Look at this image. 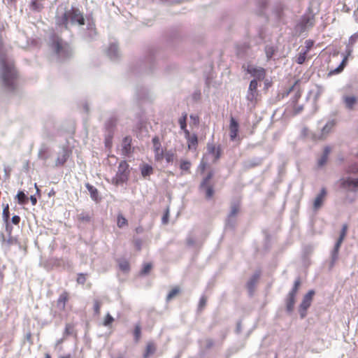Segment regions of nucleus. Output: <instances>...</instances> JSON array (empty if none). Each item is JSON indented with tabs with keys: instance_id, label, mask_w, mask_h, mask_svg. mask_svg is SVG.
Returning a JSON list of instances; mask_svg holds the SVG:
<instances>
[{
	"instance_id": "obj_45",
	"label": "nucleus",
	"mask_w": 358,
	"mask_h": 358,
	"mask_svg": "<svg viewBox=\"0 0 358 358\" xmlns=\"http://www.w3.org/2000/svg\"><path fill=\"white\" fill-rule=\"evenodd\" d=\"M152 267L151 263H146L143 265V267L141 271V274L145 275L150 273Z\"/></svg>"
},
{
	"instance_id": "obj_54",
	"label": "nucleus",
	"mask_w": 358,
	"mask_h": 358,
	"mask_svg": "<svg viewBox=\"0 0 358 358\" xmlns=\"http://www.w3.org/2000/svg\"><path fill=\"white\" fill-rule=\"evenodd\" d=\"M273 52H274V50H273L272 48H269L266 49V57L268 59L271 58V57L273 54Z\"/></svg>"
},
{
	"instance_id": "obj_2",
	"label": "nucleus",
	"mask_w": 358,
	"mask_h": 358,
	"mask_svg": "<svg viewBox=\"0 0 358 358\" xmlns=\"http://www.w3.org/2000/svg\"><path fill=\"white\" fill-rule=\"evenodd\" d=\"M1 77L3 86L13 91L16 88L17 72L12 63H8L5 58L0 59Z\"/></svg>"
},
{
	"instance_id": "obj_39",
	"label": "nucleus",
	"mask_w": 358,
	"mask_h": 358,
	"mask_svg": "<svg viewBox=\"0 0 358 358\" xmlns=\"http://www.w3.org/2000/svg\"><path fill=\"white\" fill-rule=\"evenodd\" d=\"M300 286H301V279L299 278H298L294 281V286H293L292 290L289 293L296 295Z\"/></svg>"
},
{
	"instance_id": "obj_44",
	"label": "nucleus",
	"mask_w": 358,
	"mask_h": 358,
	"mask_svg": "<svg viewBox=\"0 0 358 358\" xmlns=\"http://www.w3.org/2000/svg\"><path fill=\"white\" fill-rule=\"evenodd\" d=\"M257 80L256 79H253L250 81L248 91L257 92Z\"/></svg>"
},
{
	"instance_id": "obj_57",
	"label": "nucleus",
	"mask_w": 358,
	"mask_h": 358,
	"mask_svg": "<svg viewBox=\"0 0 358 358\" xmlns=\"http://www.w3.org/2000/svg\"><path fill=\"white\" fill-rule=\"evenodd\" d=\"M55 194V190L53 189H51V191L48 194L49 196H54Z\"/></svg>"
},
{
	"instance_id": "obj_30",
	"label": "nucleus",
	"mask_w": 358,
	"mask_h": 358,
	"mask_svg": "<svg viewBox=\"0 0 358 358\" xmlns=\"http://www.w3.org/2000/svg\"><path fill=\"white\" fill-rule=\"evenodd\" d=\"M187 114L186 113H184L178 120L180 129L184 131V134H185V131H189L187 129Z\"/></svg>"
},
{
	"instance_id": "obj_48",
	"label": "nucleus",
	"mask_w": 358,
	"mask_h": 358,
	"mask_svg": "<svg viewBox=\"0 0 358 358\" xmlns=\"http://www.w3.org/2000/svg\"><path fill=\"white\" fill-rule=\"evenodd\" d=\"M313 45H314V41L313 40H310V39L306 40L305 42L306 50L304 52H306V53H308V52L313 48Z\"/></svg>"
},
{
	"instance_id": "obj_60",
	"label": "nucleus",
	"mask_w": 358,
	"mask_h": 358,
	"mask_svg": "<svg viewBox=\"0 0 358 358\" xmlns=\"http://www.w3.org/2000/svg\"><path fill=\"white\" fill-rule=\"evenodd\" d=\"M35 187H36V188L37 191H38L39 189H38V188L37 187V185H36V184H35Z\"/></svg>"
},
{
	"instance_id": "obj_21",
	"label": "nucleus",
	"mask_w": 358,
	"mask_h": 358,
	"mask_svg": "<svg viewBox=\"0 0 358 358\" xmlns=\"http://www.w3.org/2000/svg\"><path fill=\"white\" fill-rule=\"evenodd\" d=\"M296 295L289 293L286 299V308L287 311L291 312L294 309L295 298Z\"/></svg>"
},
{
	"instance_id": "obj_4",
	"label": "nucleus",
	"mask_w": 358,
	"mask_h": 358,
	"mask_svg": "<svg viewBox=\"0 0 358 358\" xmlns=\"http://www.w3.org/2000/svg\"><path fill=\"white\" fill-rule=\"evenodd\" d=\"M129 174V164L126 161H122L118 166L117 173L113 178L116 185L125 182L128 180Z\"/></svg>"
},
{
	"instance_id": "obj_56",
	"label": "nucleus",
	"mask_w": 358,
	"mask_h": 358,
	"mask_svg": "<svg viewBox=\"0 0 358 358\" xmlns=\"http://www.w3.org/2000/svg\"><path fill=\"white\" fill-rule=\"evenodd\" d=\"M30 201L32 203L33 206H35L37 203V199L34 196H30Z\"/></svg>"
},
{
	"instance_id": "obj_40",
	"label": "nucleus",
	"mask_w": 358,
	"mask_h": 358,
	"mask_svg": "<svg viewBox=\"0 0 358 358\" xmlns=\"http://www.w3.org/2000/svg\"><path fill=\"white\" fill-rule=\"evenodd\" d=\"M257 96H258L257 92L248 91V95H247V99L251 102H254V101H257Z\"/></svg>"
},
{
	"instance_id": "obj_12",
	"label": "nucleus",
	"mask_w": 358,
	"mask_h": 358,
	"mask_svg": "<svg viewBox=\"0 0 358 358\" xmlns=\"http://www.w3.org/2000/svg\"><path fill=\"white\" fill-rule=\"evenodd\" d=\"M327 194V192L326 188L322 187L320 190V192L317 195V196L313 201V208L315 210H317L322 207L326 199Z\"/></svg>"
},
{
	"instance_id": "obj_23",
	"label": "nucleus",
	"mask_w": 358,
	"mask_h": 358,
	"mask_svg": "<svg viewBox=\"0 0 358 358\" xmlns=\"http://www.w3.org/2000/svg\"><path fill=\"white\" fill-rule=\"evenodd\" d=\"M314 22L315 19L313 16H303L301 20V25L303 28L313 27Z\"/></svg>"
},
{
	"instance_id": "obj_61",
	"label": "nucleus",
	"mask_w": 358,
	"mask_h": 358,
	"mask_svg": "<svg viewBox=\"0 0 358 358\" xmlns=\"http://www.w3.org/2000/svg\"><path fill=\"white\" fill-rule=\"evenodd\" d=\"M1 46H2V42L0 41V48H1Z\"/></svg>"
},
{
	"instance_id": "obj_53",
	"label": "nucleus",
	"mask_w": 358,
	"mask_h": 358,
	"mask_svg": "<svg viewBox=\"0 0 358 358\" xmlns=\"http://www.w3.org/2000/svg\"><path fill=\"white\" fill-rule=\"evenodd\" d=\"M213 345L214 342L212 339L208 338L206 341V348L207 349L211 348L213 346Z\"/></svg>"
},
{
	"instance_id": "obj_18",
	"label": "nucleus",
	"mask_w": 358,
	"mask_h": 358,
	"mask_svg": "<svg viewBox=\"0 0 358 358\" xmlns=\"http://www.w3.org/2000/svg\"><path fill=\"white\" fill-rule=\"evenodd\" d=\"M69 300V293L66 291H64L58 297L57 300V304L61 307L62 310H64L66 308V303Z\"/></svg>"
},
{
	"instance_id": "obj_55",
	"label": "nucleus",
	"mask_w": 358,
	"mask_h": 358,
	"mask_svg": "<svg viewBox=\"0 0 358 358\" xmlns=\"http://www.w3.org/2000/svg\"><path fill=\"white\" fill-rule=\"evenodd\" d=\"M134 245L138 250H140L141 247V241L140 239L134 241Z\"/></svg>"
},
{
	"instance_id": "obj_43",
	"label": "nucleus",
	"mask_w": 358,
	"mask_h": 358,
	"mask_svg": "<svg viewBox=\"0 0 358 358\" xmlns=\"http://www.w3.org/2000/svg\"><path fill=\"white\" fill-rule=\"evenodd\" d=\"M307 54L308 53L306 52H300L296 58V62L299 64H302L306 59Z\"/></svg>"
},
{
	"instance_id": "obj_62",
	"label": "nucleus",
	"mask_w": 358,
	"mask_h": 358,
	"mask_svg": "<svg viewBox=\"0 0 358 358\" xmlns=\"http://www.w3.org/2000/svg\"><path fill=\"white\" fill-rule=\"evenodd\" d=\"M293 87H292V88H291V89H289V91H292V90H293Z\"/></svg>"
},
{
	"instance_id": "obj_50",
	"label": "nucleus",
	"mask_w": 358,
	"mask_h": 358,
	"mask_svg": "<svg viewBox=\"0 0 358 358\" xmlns=\"http://www.w3.org/2000/svg\"><path fill=\"white\" fill-rule=\"evenodd\" d=\"M207 303V299L206 296H202L201 299H200V301H199V309H203L206 304Z\"/></svg>"
},
{
	"instance_id": "obj_13",
	"label": "nucleus",
	"mask_w": 358,
	"mask_h": 358,
	"mask_svg": "<svg viewBox=\"0 0 358 358\" xmlns=\"http://www.w3.org/2000/svg\"><path fill=\"white\" fill-rule=\"evenodd\" d=\"M238 128H239V125H238V122L235 120L234 117H231L229 127V136H230L231 141H233L236 138L238 134Z\"/></svg>"
},
{
	"instance_id": "obj_25",
	"label": "nucleus",
	"mask_w": 358,
	"mask_h": 358,
	"mask_svg": "<svg viewBox=\"0 0 358 358\" xmlns=\"http://www.w3.org/2000/svg\"><path fill=\"white\" fill-rule=\"evenodd\" d=\"M85 186L90 194L91 198L94 201H98L99 194L97 189L89 183H87Z\"/></svg>"
},
{
	"instance_id": "obj_11",
	"label": "nucleus",
	"mask_w": 358,
	"mask_h": 358,
	"mask_svg": "<svg viewBox=\"0 0 358 358\" xmlns=\"http://www.w3.org/2000/svg\"><path fill=\"white\" fill-rule=\"evenodd\" d=\"M185 137L187 140L188 150L195 151L198 145V137L196 134H191L189 131H185Z\"/></svg>"
},
{
	"instance_id": "obj_17",
	"label": "nucleus",
	"mask_w": 358,
	"mask_h": 358,
	"mask_svg": "<svg viewBox=\"0 0 358 358\" xmlns=\"http://www.w3.org/2000/svg\"><path fill=\"white\" fill-rule=\"evenodd\" d=\"M208 151L213 155L214 162H216L220 159L222 152L220 146H215L213 144H208Z\"/></svg>"
},
{
	"instance_id": "obj_27",
	"label": "nucleus",
	"mask_w": 358,
	"mask_h": 358,
	"mask_svg": "<svg viewBox=\"0 0 358 358\" xmlns=\"http://www.w3.org/2000/svg\"><path fill=\"white\" fill-rule=\"evenodd\" d=\"M180 292V288L178 286H176L171 289L166 296V301H169L178 295Z\"/></svg>"
},
{
	"instance_id": "obj_46",
	"label": "nucleus",
	"mask_w": 358,
	"mask_h": 358,
	"mask_svg": "<svg viewBox=\"0 0 358 358\" xmlns=\"http://www.w3.org/2000/svg\"><path fill=\"white\" fill-rule=\"evenodd\" d=\"M345 62H346V58H345L342 62L341 63V64L338 66V68L335 69L334 70H333L331 73H339L340 72H341L343 69H344V66L345 65Z\"/></svg>"
},
{
	"instance_id": "obj_42",
	"label": "nucleus",
	"mask_w": 358,
	"mask_h": 358,
	"mask_svg": "<svg viewBox=\"0 0 358 358\" xmlns=\"http://www.w3.org/2000/svg\"><path fill=\"white\" fill-rule=\"evenodd\" d=\"M114 321V318L109 314L107 313L105 318L103 324L106 327L110 325Z\"/></svg>"
},
{
	"instance_id": "obj_59",
	"label": "nucleus",
	"mask_w": 358,
	"mask_h": 358,
	"mask_svg": "<svg viewBox=\"0 0 358 358\" xmlns=\"http://www.w3.org/2000/svg\"><path fill=\"white\" fill-rule=\"evenodd\" d=\"M44 358H51L50 355L49 354H45Z\"/></svg>"
},
{
	"instance_id": "obj_3",
	"label": "nucleus",
	"mask_w": 358,
	"mask_h": 358,
	"mask_svg": "<svg viewBox=\"0 0 358 358\" xmlns=\"http://www.w3.org/2000/svg\"><path fill=\"white\" fill-rule=\"evenodd\" d=\"M69 22L72 24H85V20L83 13L78 8L72 6L70 9L66 10L62 17L57 18V24L63 26L66 29H68Z\"/></svg>"
},
{
	"instance_id": "obj_8",
	"label": "nucleus",
	"mask_w": 358,
	"mask_h": 358,
	"mask_svg": "<svg viewBox=\"0 0 358 358\" xmlns=\"http://www.w3.org/2000/svg\"><path fill=\"white\" fill-rule=\"evenodd\" d=\"M348 229V226L347 224H344L342 226L340 236H339L337 242L336 243L334 250L332 252V259L334 261L336 260L338 258L339 249L341 248V245L343 240L345 239V238L347 235Z\"/></svg>"
},
{
	"instance_id": "obj_20",
	"label": "nucleus",
	"mask_w": 358,
	"mask_h": 358,
	"mask_svg": "<svg viewBox=\"0 0 358 358\" xmlns=\"http://www.w3.org/2000/svg\"><path fill=\"white\" fill-rule=\"evenodd\" d=\"M343 101L346 108L352 110L354 106L357 103V98L355 96H345L343 97Z\"/></svg>"
},
{
	"instance_id": "obj_7",
	"label": "nucleus",
	"mask_w": 358,
	"mask_h": 358,
	"mask_svg": "<svg viewBox=\"0 0 358 358\" xmlns=\"http://www.w3.org/2000/svg\"><path fill=\"white\" fill-rule=\"evenodd\" d=\"M341 187L351 192L358 191V178L351 177L343 178L340 180Z\"/></svg>"
},
{
	"instance_id": "obj_28",
	"label": "nucleus",
	"mask_w": 358,
	"mask_h": 358,
	"mask_svg": "<svg viewBox=\"0 0 358 358\" xmlns=\"http://www.w3.org/2000/svg\"><path fill=\"white\" fill-rule=\"evenodd\" d=\"M16 198L17 199V202L20 205H24L27 203L28 202V197L26 196V194L22 191H19L18 193L16 195Z\"/></svg>"
},
{
	"instance_id": "obj_41",
	"label": "nucleus",
	"mask_w": 358,
	"mask_h": 358,
	"mask_svg": "<svg viewBox=\"0 0 358 358\" xmlns=\"http://www.w3.org/2000/svg\"><path fill=\"white\" fill-rule=\"evenodd\" d=\"M101 302L99 300H94V311L95 315H99L101 313Z\"/></svg>"
},
{
	"instance_id": "obj_52",
	"label": "nucleus",
	"mask_w": 358,
	"mask_h": 358,
	"mask_svg": "<svg viewBox=\"0 0 358 358\" xmlns=\"http://www.w3.org/2000/svg\"><path fill=\"white\" fill-rule=\"evenodd\" d=\"M20 217L18 216V215H14L12 217V222L15 224V225H18L20 222Z\"/></svg>"
},
{
	"instance_id": "obj_51",
	"label": "nucleus",
	"mask_w": 358,
	"mask_h": 358,
	"mask_svg": "<svg viewBox=\"0 0 358 358\" xmlns=\"http://www.w3.org/2000/svg\"><path fill=\"white\" fill-rule=\"evenodd\" d=\"M190 119L192 120L194 124L197 125L199 122V117L198 115H191Z\"/></svg>"
},
{
	"instance_id": "obj_29",
	"label": "nucleus",
	"mask_w": 358,
	"mask_h": 358,
	"mask_svg": "<svg viewBox=\"0 0 358 358\" xmlns=\"http://www.w3.org/2000/svg\"><path fill=\"white\" fill-rule=\"evenodd\" d=\"M30 8L32 10L39 12L43 8V6L40 0H31Z\"/></svg>"
},
{
	"instance_id": "obj_14",
	"label": "nucleus",
	"mask_w": 358,
	"mask_h": 358,
	"mask_svg": "<svg viewBox=\"0 0 358 358\" xmlns=\"http://www.w3.org/2000/svg\"><path fill=\"white\" fill-rule=\"evenodd\" d=\"M71 153V152L67 148H64L62 152L59 154L57 157V159L55 161V166H63L69 158Z\"/></svg>"
},
{
	"instance_id": "obj_36",
	"label": "nucleus",
	"mask_w": 358,
	"mask_h": 358,
	"mask_svg": "<svg viewBox=\"0 0 358 358\" xmlns=\"http://www.w3.org/2000/svg\"><path fill=\"white\" fill-rule=\"evenodd\" d=\"M117 225L119 228H122L128 225L127 220L121 214L117 215Z\"/></svg>"
},
{
	"instance_id": "obj_24",
	"label": "nucleus",
	"mask_w": 358,
	"mask_h": 358,
	"mask_svg": "<svg viewBox=\"0 0 358 358\" xmlns=\"http://www.w3.org/2000/svg\"><path fill=\"white\" fill-rule=\"evenodd\" d=\"M118 266L120 269L124 273H128L130 270V264L127 259L118 260Z\"/></svg>"
},
{
	"instance_id": "obj_58",
	"label": "nucleus",
	"mask_w": 358,
	"mask_h": 358,
	"mask_svg": "<svg viewBox=\"0 0 358 358\" xmlns=\"http://www.w3.org/2000/svg\"><path fill=\"white\" fill-rule=\"evenodd\" d=\"M59 358H72V357H71V355L70 354H68V355H64V356H61Z\"/></svg>"
},
{
	"instance_id": "obj_38",
	"label": "nucleus",
	"mask_w": 358,
	"mask_h": 358,
	"mask_svg": "<svg viewBox=\"0 0 358 358\" xmlns=\"http://www.w3.org/2000/svg\"><path fill=\"white\" fill-rule=\"evenodd\" d=\"M38 158L46 160L49 157L48 149L47 148H41L38 153Z\"/></svg>"
},
{
	"instance_id": "obj_19",
	"label": "nucleus",
	"mask_w": 358,
	"mask_h": 358,
	"mask_svg": "<svg viewBox=\"0 0 358 358\" xmlns=\"http://www.w3.org/2000/svg\"><path fill=\"white\" fill-rule=\"evenodd\" d=\"M331 151V148L330 146H326L324 148L323 154L317 161L318 166L322 167L326 164L328 160L329 155L330 154Z\"/></svg>"
},
{
	"instance_id": "obj_6",
	"label": "nucleus",
	"mask_w": 358,
	"mask_h": 358,
	"mask_svg": "<svg viewBox=\"0 0 358 358\" xmlns=\"http://www.w3.org/2000/svg\"><path fill=\"white\" fill-rule=\"evenodd\" d=\"M314 295H315V291L310 290L303 296V300L299 306V313H300V315L302 318L306 317L307 310L308 309V308L310 306V305L312 303Z\"/></svg>"
},
{
	"instance_id": "obj_9",
	"label": "nucleus",
	"mask_w": 358,
	"mask_h": 358,
	"mask_svg": "<svg viewBox=\"0 0 358 358\" xmlns=\"http://www.w3.org/2000/svg\"><path fill=\"white\" fill-rule=\"evenodd\" d=\"M246 71L256 80H262L264 79L266 75V69L262 67H257L253 65H248Z\"/></svg>"
},
{
	"instance_id": "obj_49",
	"label": "nucleus",
	"mask_w": 358,
	"mask_h": 358,
	"mask_svg": "<svg viewBox=\"0 0 358 358\" xmlns=\"http://www.w3.org/2000/svg\"><path fill=\"white\" fill-rule=\"evenodd\" d=\"M73 331V326L71 324H66L64 330V334L66 336L71 335Z\"/></svg>"
},
{
	"instance_id": "obj_32",
	"label": "nucleus",
	"mask_w": 358,
	"mask_h": 358,
	"mask_svg": "<svg viewBox=\"0 0 358 358\" xmlns=\"http://www.w3.org/2000/svg\"><path fill=\"white\" fill-rule=\"evenodd\" d=\"M191 162L187 160H181L180 164V169L185 173H190Z\"/></svg>"
},
{
	"instance_id": "obj_15",
	"label": "nucleus",
	"mask_w": 358,
	"mask_h": 358,
	"mask_svg": "<svg viewBox=\"0 0 358 358\" xmlns=\"http://www.w3.org/2000/svg\"><path fill=\"white\" fill-rule=\"evenodd\" d=\"M131 141L132 139L130 136H126L122 140V154L124 156H128L131 152Z\"/></svg>"
},
{
	"instance_id": "obj_10",
	"label": "nucleus",
	"mask_w": 358,
	"mask_h": 358,
	"mask_svg": "<svg viewBox=\"0 0 358 358\" xmlns=\"http://www.w3.org/2000/svg\"><path fill=\"white\" fill-rule=\"evenodd\" d=\"M152 142L153 144V150L155 153V159L157 162H161L164 159V150L162 148V144L160 143L159 138L158 136H155L152 139Z\"/></svg>"
},
{
	"instance_id": "obj_63",
	"label": "nucleus",
	"mask_w": 358,
	"mask_h": 358,
	"mask_svg": "<svg viewBox=\"0 0 358 358\" xmlns=\"http://www.w3.org/2000/svg\"><path fill=\"white\" fill-rule=\"evenodd\" d=\"M118 358H122V357H118Z\"/></svg>"
},
{
	"instance_id": "obj_33",
	"label": "nucleus",
	"mask_w": 358,
	"mask_h": 358,
	"mask_svg": "<svg viewBox=\"0 0 358 358\" xmlns=\"http://www.w3.org/2000/svg\"><path fill=\"white\" fill-rule=\"evenodd\" d=\"M152 172V167L148 164H145L141 168V174L143 177L149 176Z\"/></svg>"
},
{
	"instance_id": "obj_5",
	"label": "nucleus",
	"mask_w": 358,
	"mask_h": 358,
	"mask_svg": "<svg viewBox=\"0 0 358 358\" xmlns=\"http://www.w3.org/2000/svg\"><path fill=\"white\" fill-rule=\"evenodd\" d=\"M213 173L210 172L201 181L199 189L205 192V197L207 200L211 199L215 194L213 185L210 183Z\"/></svg>"
},
{
	"instance_id": "obj_26",
	"label": "nucleus",
	"mask_w": 358,
	"mask_h": 358,
	"mask_svg": "<svg viewBox=\"0 0 358 358\" xmlns=\"http://www.w3.org/2000/svg\"><path fill=\"white\" fill-rule=\"evenodd\" d=\"M240 206L241 204L239 201H236L231 203L229 217H235L238 213L240 210Z\"/></svg>"
},
{
	"instance_id": "obj_34",
	"label": "nucleus",
	"mask_w": 358,
	"mask_h": 358,
	"mask_svg": "<svg viewBox=\"0 0 358 358\" xmlns=\"http://www.w3.org/2000/svg\"><path fill=\"white\" fill-rule=\"evenodd\" d=\"M334 126V123L333 122H327L322 128L321 138H323V136L329 134L333 129Z\"/></svg>"
},
{
	"instance_id": "obj_47",
	"label": "nucleus",
	"mask_w": 358,
	"mask_h": 358,
	"mask_svg": "<svg viewBox=\"0 0 358 358\" xmlns=\"http://www.w3.org/2000/svg\"><path fill=\"white\" fill-rule=\"evenodd\" d=\"M76 281L78 284L84 285L86 282V274L78 273Z\"/></svg>"
},
{
	"instance_id": "obj_31",
	"label": "nucleus",
	"mask_w": 358,
	"mask_h": 358,
	"mask_svg": "<svg viewBox=\"0 0 358 358\" xmlns=\"http://www.w3.org/2000/svg\"><path fill=\"white\" fill-rule=\"evenodd\" d=\"M133 334L135 341L138 343L141 338V327L139 323L135 325Z\"/></svg>"
},
{
	"instance_id": "obj_37",
	"label": "nucleus",
	"mask_w": 358,
	"mask_h": 358,
	"mask_svg": "<svg viewBox=\"0 0 358 358\" xmlns=\"http://www.w3.org/2000/svg\"><path fill=\"white\" fill-rule=\"evenodd\" d=\"M176 155L172 150L166 151L164 152V158H165L166 162H173L175 159Z\"/></svg>"
},
{
	"instance_id": "obj_16",
	"label": "nucleus",
	"mask_w": 358,
	"mask_h": 358,
	"mask_svg": "<svg viewBox=\"0 0 358 358\" xmlns=\"http://www.w3.org/2000/svg\"><path fill=\"white\" fill-rule=\"evenodd\" d=\"M157 351L156 344L153 341H148L146 343L145 350L143 354V358H149Z\"/></svg>"
},
{
	"instance_id": "obj_35",
	"label": "nucleus",
	"mask_w": 358,
	"mask_h": 358,
	"mask_svg": "<svg viewBox=\"0 0 358 358\" xmlns=\"http://www.w3.org/2000/svg\"><path fill=\"white\" fill-rule=\"evenodd\" d=\"M3 213H2V217L4 220V222L8 224V220L10 217V211H9V205L7 203L6 205H3Z\"/></svg>"
},
{
	"instance_id": "obj_22",
	"label": "nucleus",
	"mask_w": 358,
	"mask_h": 358,
	"mask_svg": "<svg viewBox=\"0 0 358 358\" xmlns=\"http://www.w3.org/2000/svg\"><path fill=\"white\" fill-rule=\"evenodd\" d=\"M259 276V273H255L251 277L250 280L248 282L247 287L250 292H252L253 291L257 282H258Z\"/></svg>"
},
{
	"instance_id": "obj_1",
	"label": "nucleus",
	"mask_w": 358,
	"mask_h": 358,
	"mask_svg": "<svg viewBox=\"0 0 358 358\" xmlns=\"http://www.w3.org/2000/svg\"><path fill=\"white\" fill-rule=\"evenodd\" d=\"M48 47L52 54L59 60L66 59L72 55L69 44L64 41L61 36L55 34L50 36Z\"/></svg>"
}]
</instances>
